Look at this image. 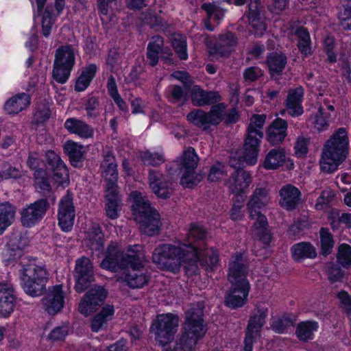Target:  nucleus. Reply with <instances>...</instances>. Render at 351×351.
Listing matches in <instances>:
<instances>
[{
  "instance_id": "obj_34",
  "label": "nucleus",
  "mask_w": 351,
  "mask_h": 351,
  "mask_svg": "<svg viewBox=\"0 0 351 351\" xmlns=\"http://www.w3.org/2000/svg\"><path fill=\"white\" fill-rule=\"evenodd\" d=\"M198 250V258L195 263H188L191 267L193 273H195L197 269V262L199 261L202 266L205 267L206 271H213L216 267L219 261L218 254L216 250L213 248L206 250L205 252Z\"/></svg>"
},
{
  "instance_id": "obj_6",
  "label": "nucleus",
  "mask_w": 351,
  "mask_h": 351,
  "mask_svg": "<svg viewBox=\"0 0 351 351\" xmlns=\"http://www.w3.org/2000/svg\"><path fill=\"white\" fill-rule=\"evenodd\" d=\"M142 249L141 245H134L130 246L126 252H122L115 245L111 244L108 247L100 266L103 269L117 272L128 268L130 263L139 264L141 256L138 252Z\"/></svg>"
},
{
  "instance_id": "obj_10",
  "label": "nucleus",
  "mask_w": 351,
  "mask_h": 351,
  "mask_svg": "<svg viewBox=\"0 0 351 351\" xmlns=\"http://www.w3.org/2000/svg\"><path fill=\"white\" fill-rule=\"evenodd\" d=\"M225 105H213L208 112L195 109L187 114V120L195 126L207 130L211 125H219L223 120L225 113Z\"/></svg>"
},
{
  "instance_id": "obj_28",
  "label": "nucleus",
  "mask_w": 351,
  "mask_h": 351,
  "mask_svg": "<svg viewBox=\"0 0 351 351\" xmlns=\"http://www.w3.org/2000/svg\"><path fill=\"white\" fill-rule=\"evenodd\" d=\"M251 182V175L243 169H239L232 174L227 186L232 193L239 194L247 189Z\"/></svg>"
},
{
  "instance_id": "obj_49",
  "label": "nucleus",
  "mask_w": 351,
  "mask_h": 351,
  "mask_svg": "<svg viewBox=\"0 0 351 351\" xmlns=\"http://www.w3.org/2000/svg\"><path fill=\"white\" fill-rule=\"evenodd\" d=\"M298 38V47L302 53L308 56L311 53V38L307 30L304 27H299L295 31Z\"/></svg>"
},
{
  "instance_id": "obj_9",
  "label": "nucleus",
  "mask_w": 351,
  "mask_h": 351,
  "mask_svg": "<svg viewBox=\"0 0 351 351\" xmlns=\"http://www.w3.org/2000/svg\"><path fill=\"white\" fill-rule=\"evenodd\" d=\"M178 318L172 314L159 315L153 322L150 331L155 335V339L165 346L173 339L178 330Z\"/></svg>"
},
{
  "instance_id": "obj_1",
  "label": "nucleus",
  "mask_w": 351,
  "mask_h": 351,
  "mask_svg": "<svg viewBox=\"0 0 351 351\" xmlns=\"http://www.w3.org/2000/svg\"><path fill=\"white\" fill-rule=\"evenodd\" d=\"M202 303L191 305L185 313L182 335L176 345V351H192L206 332Z\"/></svg>"
},
{
  "instance_id": "obj_62",
  "label": "nucleus",
  "mask_w": 351,
  "mask_h": 351,
  "mask_svg": "<svg viewBox=\"0 0 351 351\" xmlns=\"http://www.w3.org/2000/svg\"><path fill=\"white\" fill-rule=\"evenodd\" d=\"M22 254L17 247H10V243L8 242L3 253V258L7 264H10L21 257Z\"/></svg>"
},
{
  "instance_id": "obj_40",
  "label": "nucleus",
  "mask_w": 351,
  "mask_h": 351,
  "mask_svg": "<svg viewBox=\"0 0 351 351\" xmlns=\"http://www.w3.org/2000/svg\"><path fill=\"white\" fill-rule=\"evenodd\" d=\"M114 313V306L112 305H105L101 310L92 319L91 329L94 332H98L104 329L108 325V322L112 319Z\"/></svg>"
},
{
  "instance_id": "obj_26",
  "label": "nucleus",
  "mask_w": 351,
  "mask_h": 351,
  "mask_svg": "<svg viewBox=\"0 0 351 351\" xmlns=\"http://www.w3.org/2000/svg\"><path fill=\"white\" fill-rule=\"evenodd\" d=\"M15 291L10 282L0 283V316L7 317L14 310Z\"/></svg>"
},
{
  "instance_id": "obj_43",
  "label": "nucleus",
  "mask_w": 351,
  "mask_h": 351,
  "mask_svg": "<svg viewBox=\"0 0 351 351\" xmlns=\"http://www.w3.org/2000/svg\"><path fill=\"white\" fill-rule=\"evenodd\" d=\"M75 52L74 49L70 45H66L58 47L56 51L54 62L62 66L73 68L75 64Z\"/></svg>"
},
{
  "instance_id": "obj_18",
  "label": "nucleus",
  "mask_w": 351,
  "mask_h": 351,
  "mask_svg": "<svg viewBox=\"0 0 351 351\" xmlns=\"http://www.w3.org/2000/svg\"><path fill=\"white\" fill-rule=\"evenodd\" d=\"M148 180L150 188L157 197L162 199L170 197L173 191V183L170 179L158 171L151 170Z\"/></svg>"
},
{
  "instance_id": "obj_52",
  "label": "nucleus",
  "mask_w": 351,
  "mask_h": 351,
  "mask_svg": "<svg viewBox=\"0 0 351 351\" xmlns=\"http://www.w3.org/2000/svg\"><path fill=\"white\" fill-rule=\"evenodd\" d=\"M338 17L343 29H351V0L343 1Z\"/></svg>"
},
{
  "instance_id": "obj_17",
  "label": "nucleus",
  "mask_w": 351,
  "mask_h": 351,
  "mask_svg": "<svg viewBox=\"0 0 351 351\" xmlns=\"http://www.w3.org/2000/svg\"><path fill=\"white\" fill-rule=\"evenodd\" d=\"M106 296L107 292L102 287L90 289L79 304V311L86 316L90 315L104 301Z\"/></svg>"
},
{
  "instance_id": "obj_47",
  "label": "nucleus",
  "mask_w": 351,
  "mask_h": 351,
  "mask_svg": "<svg viewBox=\"0 0 351 351\" xmlns=\"http://www.w3.org/2000/svg\"><path fill=\"white\" fill-rule=\"evenodd\" d=\"M97 71V66L94 64L85 67L75 84V90L77 92L84 90L92 81Z\"/></svg>"
},
{
  "instance_id": "obj_61",
  "label": "nucleus",
  "mask_w": 351,
  "mask_h": 351,
  "mask_svg": "<svg viewBox=\"0 0 351 351\" xmlns=\"http://www.w3.org/2000/svg\"><path fill=\"white\" fill-rule=\"evenodd\" d=\"M47 162L51 171L66 165L60 156L53 150H48L45 153Z\"/></svg>"
},
{
  "instance_id": "obj_36",
  "label": "nucleus",
  "mask_w": 351,
  "mask_h": 351,
  "mask_svg": "<svg viewBox=\"0 0 351 351\" xmlns=\"http://www.w3.org/2000/svg\"><path fill=\"white\" fill-rule=\"evenodd\" d=\"M206 237L205 230L197 226H192L190 228L186 238V243L182 245V247L186 250V247L191 246L197 254L198 258V250H202V244L204 245V239Z\"/></svg>"
},
{
  "instance_id": "obj_56",
  "label": "nucleus",
  "mask_w": 351,
  "mask_h": 351,
  "mask_svg": "<svg viewBox=\"0 0 351 351\" xmlns=\"http://www.w3.org/2000/svg\"><path fill=\"white\" fill-rule=\"evenodd\" d=\"M172 46L181 60H186L188 53L186 51V37L182 35L174 36L172 40Z\"/></svg>"
},
{
  "instance_id": "obj_22",
  "label": "nucleus",
  "mask_w": 351,
  "mask_h": 351,
  "mask_svg": "<svg viewBox=\"0 0 351 351\" xmlns=\"http://www.w3.org/2000/svg\"><path fill=\"white\" fill-rule=\"evenodd\" d=\"M248 269L244 263L242 255L237 254L234 259L230 263L228 279L231 285H250L247 280Z\"/></svg>"
},
{
  "instance_id": "obj_14",
  "label": "nucleus",
  "mask_w": 351,
  "mask_h": 351,
  "mask_svg": "<svg viewBox=\"0 0 351 351\" xmlns=\"http://www.w3.org/2000/svg\"><path fill=\"white\" fill-rule=\"evenodd\" d=\"M49 208V204L47 199H40L24 208L21 213V221L23 226L31 227L45 216Z\"/></svg>"
},
{
  "instance_id": "obj_48",
  "label": "nucleus",
  "mask_w": 351,
  "mask_h": 351,
  "mask_svg": "<svg viewBox=\"0 0 351 351\" xmlns=\"http://www.w3.org/2000/svg\"><path fill=\"white\" fill-rule=\"evenodd\" d=\"M318 324L316 322L306 321L298 324L296 335L299 339L308 341L312 339L313 332L317 330Z\"/></svg>"
},
{
  "instance_id": "obj_11",
  "label": "nucleus",
  "mask_w": 351,
  "mask_h": 351,
  "mask_svg": "<svg viewBox=\"0 0 351 351\" xmlns=\"http://www.w3.org/2000/svg\"><path fill=\"white\" fill-rule=\"evenodd\" d=\"M138 254L141 256L139 264L130 263L127 268L128 269L124 274V282L131 289H141L149 282V276L143 270L144 254L143 249L139 250Z\"/></svg>"
},
{
  "instance_id": "obj_51",
  "label": "nucleus",
  "mask_w": 351,
  "mask_h": 351,
  "mask_svg": "<svg viewBox=\"0 0 351 351\" xmlns=\"http://www.w3.org/2000/svg\"><path fill=\"white\" fill-rule=\"evenodd\" d=\"M221 1H213V3H204L202 8L206 11L209 19L219 21L224 17L226 9L220 6Z\"/></svg>"
},
{
  "instance_id": "obj_64",
  "label": "nucleus",
  "mask_w": 351,
  "mask_h": 351,
  "mask_svg": "<svg viewBox=\"0 0 351 351\" xmlns=\"http://www.w3.org/2000/svg\"><path fill=\"white\" fill-rule=\"evenodd\" d=\"M308 139L304 136H299L295 143L294 149L295 155L304 157L308 152Z\"/></svg>"
},
{
  "instance_id": "obj_15",
  "label": "nucleus",
  "mask_w": 351,
  "mask_h": 351,
  "mask_svg": "<svg viewBox=\"0 0 351 351\" xmlns=\"http://www.w3.org/2000/svg\"><path fill=\"white\" fill-rule=\"evenodd\" d=\"M75 210L73 205V195L67 191L62 197L58 206V224L64 232L70 231L74 223Z\"/></svg>"
},
{
  "instance_id": "obj_50",
  "label": "nucleus",
  "mask_w": 351,
  "mask_h": 351,
  "mask_svg": "<svg viewBox=\"0 0 351 351\" xmlns=\"http://www.w3.org/2000/svg\"><path fill=\"white\" fill-rule=\"evenodd\" d=\"M40 271L44 272V280H47V272L45 268L42 266L37 265L35 263H29L23 266L21 270V278L28 280L32 279L36 280L40 278L38 273L40 274Z\"/></svg>"
},
{
  "instance_id": "obj_13",
  "label": "nucleus",
  "mask_w": 351,
  "mask_h": 351,
  "mask_svg": "<svg viewBox=\"0 0 351 351\" xmlns=\"http://www.w3.org/2000/svg\"><path fill=\"white\" fill-rule=\"evenodd\" d=\"M267 315V309L263 308H257L253 315L251 316L244 339L243 351H252L255 339L258 336L260 330L265 323Z\"/></svg>"
},
{
  "instance_id": "obj_55",
  "label": "nucleus",
  "mask_w": 351,
  "mask_h": 351,
  "mask_svg": "<svg viewBox=\"0 0 351 351\" xmlns=\"http://www.w3.org/2000/svg\"><path fill=\"white\" fill-rule=\"evenodd\" d=\"M337 258L343 267L349 268L351 265V247L346 243L341 244L338 248Z\"/></svg>"
},
{
  "instance_id": "obj_21",
  "label": "nucleus",
  "mask_w": 351,
  "mask_h": 351,
  "mask_svg": "<svg viewBox=\"0 0 351 351\" xmlns=\"http://www.w3.org/2000/svg\"><path fill=\"white\" fill-rule=\"evenodd\" d=\"M172 53L169 47H164V40L160 36H154L151 38L147 47V59L149 65L155 66L159 58L168 59Z\"/></svg>"
},
{
  "instance_id": "obj_19",
  "label": "nucleus",
  "mask_w": 351,
  "mask_h": 351,
  "mask_svg": "<svg viewBox=\"0 0 351 351\" xmlns=\"http://www.w3.org/2000/svg\"><path fill=\"white\" fill-rule=\"evenodd\" d=\"M117 166L114 156L111 152H107L100 165L102 177L106 182V190L119 189Z\"/></svg>"
},
{
  "instance_id": "obj_59",
  "label": "nucleus",
  "mask_w": 351,
  "mask_h": 351,
  "mask_svg": "<svg viewBox=\"0 0 351 351\" xmlns=\"http://www.w3.org/2000/svg\"><path fill=\"white\" fill-rule=\"evenodd\" d=\"M140 156L145 164L152 166L160 165L165 160L164 155L158 152L152 153L146 151L141 153Z\"/></svg>"
},
{
  "instance_id": "obj_27",
  "label": "nucleus",
  "mask_w": 351,
  "mask_h": 351,
  "mask_svg": "<svg viewBox=\"0 0 351 351\" xmlns=\"http://www.w3.org/2000/svg\"><path fill=\"white\" fill-rule=\"evenodd\" d=\"M279 204L282 208L287 210H294L301 200V193L298 188L287 184L282 186L279 191Z\"/></svg>"
},
{
  "instance_id": "obj_20",
  "label": "nucleus",
  "mask_w": 351,
  "mask_h": 351,
  "mask_svg": "<svg viewBox=\"0 0 351 351\" xmlns=\"http://www.w3.org/2000/svg\"><path fill=\"white\" fill-rule=\"evenodd\" d=\"M65 294L62 291V285H57L49 288L48 293L43 298L44 309L49 314L54 315L63 308Z\"/></svg>"
},
{
  "instance_id": "obj_30",
  "label": "nucleus",
  "mask_w": 351,
  "mask_h": 351,
  "mask_svg": "<svg viewBox=\"0 0 351 351\" xmlns=\"http://www.w3.org/2000/svg\"><path fill=\"white\" fill-rule=\"evenodd\" d=\"M303 95L304 90L301 86L289 91L286 100V109L291 116L298 117L303 114L302 106Z\"/></svg>"
},
{
  "instance_id": "obj_12",
  "label": "nucleus",
  "mask_w": 351,
  "mask_h": 351,
  "mask_svg": "<svg viewBox=\"0 0 351 351\" xmlns=\"http://www.w3.org/2000/svg\"><path fill=\"white\" fill-rule=\"evenodd\" d=\"M75 278V289L78 293L84 291L93 281V266L88 258L83 256L76 260Z\"/></svg>"
},
{
  "instance_id": "obj_32",
  "label": "nucleus",
  "mask_w": 351,
  "mask_h": 351,
  "mask_svg": "<svg viewBox=\"0 0 351 351\" xmlns=\"http://www.w3.org/2000/svg\"><path fill=\"white\" fill-rule=\"evenodd\" d=\"M65 0H56L55 8L57 12L55 14L53 12V8L51 5H47L43 13L42 19V32L45 37H48L51 34V27L54 23L56 16L59 15L64 8Z\"/></svg>"
},
{
  "instance_id": "obj_8",
  "label": "nucleus",
  "mask_w": 351,
  "mask_h": 351,
  "mask_svg": "<svg viewBox=\"0 0 351 351\" xmlns=\"http://www.w3.org/2000/svg\"><path fill=\"white\" fill-rule=\"evenodd\" d=\"M199 158L192 147H188L183 152V154L179 160V169L182 173L180 184L184 187L191 188L198 184L202 176L195 172Z\"/></svg>"
},
{
  "instance_id": "obj_35",
  "label": "nucleus",
  "mask_w": 351,
  "mask_h": 351,
  "mask_svg": "<svg viewBox=\"0 0 351 351\" xmlns=\"http://www.w3.org/2000/svg\"><path fill=\"white\" fill-rule=\"evenodd\" d=\"M30 102L31 97L28 94H17L6 101L4 110L9 114H16L29 106Z\"/></svg>"
},
{
  "instance_id": "obj_25",
  "label": "nucleus",
  "mask_w": 351,
  "mask_h": 351,
  "mask_svg": "<svg viewBox=\"0 0 351 351\" xmlns=\"http://www.w3.org/2000/svg\"><path fill=\"white\" fill-rule=\"evenodd\" d=\"M247 18L250 25L254 30V34L257 37L263 35L267 29V25L261 17L262 6L260 0H251L248 5Z\"/></svg>"
},
{
  "instance_id": "obj_7",
  "label": "nucleus",
  "mask_w": 351,
  "mask_h": 351,
  "mask_svg": "<svg viewBox=\"0 0 351 351\" xmlns=\"http://www.w3.org/2000/svg\"><path fill=\"white\" fill-rule=\"evenodd\" d=\"M265 120V114H254L250 119L245 139V159L250 165L257 162L260 143L263 136L262 129Z\"/></svg>"
},
{
  "instance_id": "obj_63",
  "label": "nucleus",
  "mask_w": 351,
  "mask_h": 351,
  "mask_svg": "<svg viewBox=\"0 0 351 351\" xmlns=\"http://www.w3.org/2000/svg\"><path fill=\"white\" fill-rule=\"evenodd\" d=\"M291 326H293V322L290 319L282 317L274 319L271 324V328L276 332L284 333Z\"/></svg>"
},
{
  "instance_id": "obj_42",
  "label": "nucleus",
  "mask_w": 351,
  "mask_h": 351,
  "mask_svg": "<svg viewBox=\"0 0 351 351\" xmlns=\"http://www.w3.org/2000/svg\"><path fill=\"white\" fill-rule=\"evenodd\" d=\"M16 207L10 202L0 203V235L14 222Z\"/></svg>"
},
{
  "instance_id": "obj_39",
  "label": "nucleus",
  "mask_w": 351,
  "mask_h": 351,
  "mask_svg": "<svg viewBox=\"0 0 351 351\" xmlns=\"http://www.w3.org/2000/svg\"><path fill=\"white\" fill-rule=\"evenodd\" d=\"M238 42L237 38L232 32H226L219 36L215 45V51L222 56H228Z\"/></svg>"
},
{
  "instance_id": "obj_29",
  "label": "nucleus",
  "mask_w": 351,
  "mask_h": 351,
  "mask_svg": "<svg viewBox=\"0 0 351 351\" xmlns=\"http://www.w3.org/2000/svg\"><path fill=\"white\" fill-rule=\"evenodd\" d=\"M64 126L69 133L76 134L82 138L93 137V128L82 120L73 117L69 118L65 121Z\"/></svg>"
},
{
  "instance_id": "obj_16",
  "label": "nucleus",
  "mask_w": 351,
  "mask_h": 351,
  "mask_svg": "<svg viewBox=\"0 0 351 351\" xmlns=\"http://www.w3.org/2000/svg\"><path fill=\"white\" fill-rule=\"evenodd\" d=\"M284 165L288 169L294 167L293 162L286 155L285 148L276 147L270 149L265 155L262 163L263 167L266 170H276Z\"/></svg>"
},
{
  "instance_id": "obj_4",
  "label": "nucleus",
  "mask_w": 351,
  "mask_h": 351,
  "mask_svg": "<svg viewBox=\"0 0 351 351\" xmlns=\"http://www.w3.org/2000/svg\"><path fill=\"white\" fill-rule=\"evenodd\" d=\"M348 138L344 128H339L327 141L319 160L321 170L326 173L336 171L348 154Z\"/></svg>"
},
{
  "instance_id": "obj_58",
  "label": "nucleus",
  "mask_w": 351,
  "mask_h": 351,
  "mask_svg": "<svg viewBox=\"0 0 351 351\" xmlns=\"http://www.w3.org/2000/svg\"><path fill=\"white\" fill-rule=\"evenodd\" d=\"M8 242L10 243V247H17L22 252L29 244L27 238L19 232H12L9 236Z\"/></svg>"
},
{
  "instance_id": "obj_60",
  "label": "nucleus",
  "mask_w": 351,
  "mask_h": 351,
  "mask_svg": "<svg viewBox=\"0 0 351 351\" xmlns=\"http://www.w3.org/2000/svg\"><path fill=\"white\" fill-rule=\"evenodd\" d=\"M53 171V179L58 186H64L69 184V173L66 165L58 169H54Z\"/></svg>"
},
{
  "instance_id": "obj_38",
  "label": "nucleus",
  "mask_w": 351,
  "mask_h": 351,
  "mask_svg": "<svg viewBox=\"0 0 351 351\" xmlns=\"http://www.w3.org/2000/svg\"><path fill=\"white\" fill-rule=\"evenodd\" d=\"M87 245L93 251H101L104 245V235L97 223H92L87 232Z\"/></svg>"
},
{
  "instance_id": "obj_23",
  "label": "nucleus",
  "mask_w": 351,
  "mask_h": 351,
  "mask_svg": "<svg viewBox=\"0 0 351 351\" xmlns=\"http://www.w3.org/2000/svg\"><path fill=\"white\" fill-rule=\"evenodd\" d=\"M250 289V285H232L226 293L225 305L234 309L243 306L246 303Z\"/></svg>"
},
{
  "instance_id": "obj_33",
  "label": "nucleus",
  "mask_w": 351,
  "mask_h": 351,
  "mask_svg": "<svg viewBox=\"0 0 351 351\" xmlns=\"http://www.w3.org/2000/svg\"><path fill=\"white\" fill-rule=\"evenodd\" d=\"M106 213L111 219L119 217L121 209V198L119 189L106 190Z\"/></svg>"
},
{
  "instance_id": "obj_45",
  "label": "nucleus",
  "mask_w": 351,
  "mask_h": 351,
  "mask_svg": "<svg viewBox=\"0 0 351 351\" xmlns=\"http://www.w3.org/2000/svg\"><path fill=\"white\" fill-rule=\"evenodd\" d=\"M295 261L300 262L305 258H315L317 252L314 246L308 242H300L293 245L291 249Z\"/></svg>"
},
{
  "instance_id": "obj_37",
  "label": "nucleus",
  "mask_w": 351,
  "mask_h": 351,
  "mask_svg": "<svg viewBox=\"0 0 351 351\" xmlns=\"http://www.w3.org/2000/svg\"><path fill=\"white\" fill-rule=\"evenodd\" d=\"M266 63L272 77L279 75L285 69L287 58L282 52L273 51L267 56Z\"/></svg>"
},
{
  "instance_id": "obj_54",
  "label": "nucleus",
  "mask_w": 351,
  "mask_h": 351,
  "mask_svg": "<svg viewBox=\"0 0 351 351\" xmlns=\"http://www.w3.org/2000/svg\"><path fill=\"white\" fill-rule=\"evenodd\" d=\"M319 233L322 252L326 256L330 254L334 246V241L328 229L322 228Z\"/></svg>"
},
{
  "instance_id": "obj_2",
  "label": "nucleus",
  "mask_w": 351,
  "mask_h": 351,
  "mask_svg": "<svg viewBox=\"0 0 351 351\" xmlns=\"http://www.w3.org/2000/svg\"><path fill=\"white\" fill-rule=\"evenodd\" d=\"M152 260L159 269L177 273L182 264L195 263L197 254L191 246L184 250L182 246L162 244L154 249Z\"/></svg>"
},
{
  "instance_id": "obj_5",
  "label": "nucleus",
  "mask_w": 351,
  "mask_h": 351,
  "mask_svg": "<svg viewBox=\"0 0 351 351\" xmlns=\"http://www.w3.org/2000/svg\"><path fill=\"white\" fill-rule=\"evenodd\" d=\"M130 197L135 220L139 223L141 231L149 236L158 234L161 225L160 215L151 206L147 197L136 191L132 192Z\"/></svg>"
},
{
  "instance_id": "obj_46",
  "label": "nucleus",
  "mask_w": 351,
  "mask_h": 351,
  "mask_svg": "<svg viewBox=\"0 0 351 351\" xmlns=\"http://www.w3.org/2000/svg\"><path fill=\"white\" fill-rule=\"evenodd\" d=\"M318 99L317 111L311 119L313 120L312 123L313 124L315 129L321 132L328 128L330 114L326 112V108L322 106L321 99L318 98Z\"/></svg>"
},
{
  "instance_id": "obj_57",
  "label": "nucleus",
  "mask_w": 351,
  "mask_h": 351,
  "mask_svg": "<svg viewBox=\"0 0 351 351\" xmlns=\"http://www.w3.org/2000/svg\"><path fill=\"white\" fill-rule=\"evenodd\" d=\"M326 272L331 283L341 282L344 277L343 271L333 263H328L326 265Z\"/></svg>"
},
{
  "instance_id": "obj_3",
  "label": "nucleus",
  "mask_w": 351,
  "mask_h": 351,
  "mask_svg": "<svg viewBox=\"0 0 351 351\" xmlns=\"http://www.w3.org/2000/svg\"><path fill=\"white\" fill-rule=\"evenodd\" d=\"M270 202L269 191L266 188H256L247 204L249 217L256 220L252 226V234L265 245L271 240V234L267 231V220L261 210Z\"/></svg>"
},
{
  "instance_id": "obj_41",
  "label": "nucleus",
  "mask_w": 351,
  "mask_h": 351,
  "mask_svg": "<svg viewBox=\"0 0 351 351\" xmlns=\"http://www.w3.org/2000/svg\"><path fill=\"white\" fill-rule=\"evenodd\" d=\"M84 146L72 141H66L64 145V152L68 155L71 165L75 167L82 166L84 160Z\"/></svg>"
},
{
  "instance_id": "obj_31",
  "label": "nucleus",
  "mask_w": 351,
  "mask_h": 351,
  "mask_svg": "<svg viewBox=\"0 0 351 351\" xmlns=\"http://www.w3.org/2000/svg\"><path fill=\"white\" fill-rule=\"evenodd\" d=\"M287 122L280 118L276 119L267 132V140L273 145L280 143L287 136Z\"/></svg>"
},
{
  "instance_id": "obj_53",
  "label": "nucleus",
  "mask_w": 351,
  "mask_h": 351,
  "mask_svg": "<svg viewBox=\"0 0 351 351\" xmlns=\"http://www.w3.org/2000/svg\"><path fill=\"white\" fill-rule=\"evenodd\" d=\"M72 69L53 63L52 77L58 84H65L70 76Z\"/></svg>"
},
{
  "instance_id": "obj_44",
  "label": "nucleus",
  "mask_w": 351,
  "mask_h": 351,
  "mask_svg": "<svg viewBox=\"0 0 351 351\" xmlns=\"http://www.w3.org/2000/svg\"><path fill=\"white\" fill-rule=\"evenodd\" d=\"M38 276L40 278L36 280L21 278L25 292L29 295L34 297L40 295L45 290L47 280H44V272L40 271Z\"/></svg>"
},
{
  "instance_id": "obj_24",
  "label": "nucleus",
  "mask_w": 351,
  "mask_h": 351,
  "mask_svg": "<svg viewBox=\"0 0 351 351\" xmlns=\"http://www.w3.org/2000/svg\"><path fill=\"white\" fill-rule=\"evenodd\" d=\"M190 93L192 104L197 107L213 105L221 99L218 91H207L202 89L199 86H193Z\"/></svg>"
}]
</instances>
